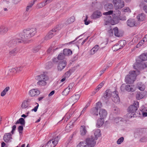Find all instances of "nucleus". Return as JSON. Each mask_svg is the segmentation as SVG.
Returning <instances> with one entry per match:
<instances>
[{"label":"nucleus","instance_id":"obj_1","mask_svg":"<svg viewBox=\"0 0 147 147\" xmlns=\"http://www.w3.org/2000/svg\"><path fill=\"white\" fill-rule=\"evenodd\" d=\"M36 32V29L35 28H28L24 30L23 35L21 34L20 35L21 37L22 42L23 43H27L26 40L34 36Z\"/></svg>","mask_w":147,"mask_h":147},{"label":"nucleus","instance_id":"obj_2","mask_svg":"<svg viewBox=\"0 0 147 147\" xmlns=\"http://www.w3.org/2000/svg\"><path fill=\"white\" fill-rule=\"evenodd\" d=\"M146 60H147V53H143L139 57L136 59V63L134 64L133 65L134 68L137 70L140 69L143 65L142 61Z\"/></svg>","mask_w":147,"mask_h":147},{"label":"nucleus","instance_id":"obj_3","mask_svg":"<svg viewBox=\"0 0 147 147\" xmlns=\"http://www.w3.org/2000/svg\"><path fill=\"white\" fill-rule=\"evenodd\" d=\"M36 79L38 80L37 83V85L40 86H45L47 84L46 81L48 80V78L45 74H44L36 76Z\"/></svg>","mask_w":147,"mask_h":147},{"label":"nucleus","instance_id":"obj_4","mask_svg":"<svg viewBox=\"0 0 147 147\" xmlns=\"http://www.w3.org/2000/svg\"><path fill=\"white\" fill-rule=\"evenodd\" d=\"M136 71H130L129 74L126 76L125 82L127 83H132L135 81L136 76Z\"/></svg>","mask_w":147,"mask_h":147},{"label":"nucleus","instance_id":"obj_5","mask_svg":"<svg viewBox=\"0 0 147 147\" xmlns=\"http://www.w3.org/2000/svg\"><path fill=\"white\" fill-rule=\"evenodd\" d=\"M96 140L95 139L94 136H92L90 138H87L86 139V142H80L84 144V145L87 147H94L96 144L95 140Z\"/></svg>","mask_w":147,"mask_h":147},{"label":"nucleus","instance_id":"obj_6","mask_svg":"<svg viewBox=\"0 0 147 147\" xmlns=\"http://www.w3.org/2000/svg\"><path fill=\"white\" fill-rule=\"evenodd\" d=\"M59 31L57 28L53 29L50 31L45 37V40H47L53 37Z\"/></svg>","mask_w":147,"mask_h":147},{"label":"nucleus","instance_id":"obj_7","mask_svg":"<svg viewBox=\"0 0 147 147\" xmlns=\"http://www.w3.org/2000/svg\"><path fill=\"white\" fill-rule=\"evenodd\" d=\"M139 107V102L137 101H135L133 105H131L128 109V112L130 113H134L136 112Z\"/></svg>","mask_w":147,"mask_h":147},{"label":"nucleus","instance_id":"obj_8","mask_svg":"<svg viewBox=\"0 0 147 147\" xmlns=\"http://www.w3.org/2000/svg\"><path fill=\"white\" fill-rule=\"evenodd\" d=\"M113 3L117 9H120L124 6V1L121 0H113Z\"/></svg>","mask_w":147,"mask_h":147},{"label":"nucleus","instance_id":"obj_9","mask_svg":"<svg viewBox=\"0 0 147 147\" xmlns=\"http://www.w3.org/2000/svg\"><path fill=\"white\" fill-rule=\"evenodd\" d=\"M59 138L58 136L53 138L52 140H49L47 142L48 147H54L57 144Z\"/></svg>","mask_w":147,"mask_h":147},{"label":"nucleus","instance_id":"obj_10","mask_svg":"<svg viewBox=\"0 0 147 147\" xmlns=\"http://www.w3.org/2000/svg\"><path fill=\"white\" fill-rule=\"evenodd\" d=\"M22 42L20 39H11L7 44L8 46L10 47L16 45L17 43Z\"/></svg>","mask_w":147,"mask_h":147},{"label":"nucleus","instance_id":"obj_11","mask_svg":"<svg viewBox=\"0 0 147 147\" xmlns=\"http://www.w3.org/2000/svg\"><path fill=\"white\" fill-rule=\"evenodd\" d=\"M120 89L122 91H124L125 90L128 92H133L134 91V89L133 88L132 86L129 85H125V84L122 85L120 87Z\"/></svg>","mask_w":147,"mask_h":147},{"label":"nucleus","instance_id":"obj_12","mask_svg":"<svg viewBox=\"0 0 147 147\" xmlns=\"http://www.w3.org/2000/svg\"><path fill=\"white\" fill-rule=\"evenodd\" d=\"M80 97L79 94H77L72 96L68 100L71 103H75L79 100Z\"/></svg>","mask_w":147,"mask_h":147},{"label":"nucleus","instance_id":"obj_13","mask_svg":"<svg viewBox=\"0 0 147 147\" xmlns=\"http://www.w3.org/2000/svg\"><path fill=\"white\" fill-rule=\"evenodd\" d=\"M66 62L65 61H60L57 67V69L58 71H62L66 66Z\"/></svg>","mask_w":147,"mask_h":147},{"label":"nucleus","instance_id":"obj_14","mask_svg":"<svg viewBox=\"0 0 147 147\" xmlns=\"http://www.w3.org/2000/svg\"><path fill=\"white\" fill-rule=\"evenodd\" d=\"M102 16L101 12L99 10H96L94 12L91 16L92 19H95L100 18Z\"/></svg>","mask_w":147,"mask_h":147},{"label":"nucleus","instance_id":"obj_15","mask_svg":"<svg viewBox=\"0 0 147 147\" xmlns=\"http://www.w3.org/2000/svg\"><path fill=\"white\" fill-rule=\"evenodd\" d=\"M127 26L130 27L137 25L135 20L133 19H129L127 21Z\"/></svg>","mask_w":147,"mask_h":147},{"label":"nucleus","instance_id":"obj_16","mask_svg":"<svg viewBox=\"0 0 147 147\" xmlns=\"http://www.w3.org/2000/svg\"><path fill=\"white\" fill-rule=\"evenodd\" d=\"M11 138V135L10 133L5 134L3 137V140L5 142H8Z\"/></svg>","mask_w":147,"mask_h":147},{"label":"nucleus","instance_id":"obj_17","mask_svg":"<svg viewBox=\"0 0 147 147\" xmlns=\"http://www.w3.org/2000/svg\"><path fill=\"white\" fill-rule=\"evenodd\" d=\"M40 92L39 90L36 89H33L29 91V94L30 96H33L35 95H38L40 94Z\"/></svg>","mask_w":147,"mask_h":147},{"label":"nucleus","instance_id":"obj_18","mask_svg":"<svg viewBox=\"0 0 147 147\" xmlns=\"http://www.w3.org/2000/svg\"><path fill=\"white\" fill-rule=\"evenodd\" d=\"M146 93V91H143L141 92H138L136 96V98L138 100L142 98L145 96Z\"/></svg>","mask_w":147,"mask_h":147},{"label":"nucleus","instance_id":"obj_19","mask_svg":"<svg viewBox=\"0 0 147 147\" xmlns=\"http://www.w3.org/2000/svg\"><path fill=\"white\" fill-rule=\"evenodd\" d=\"M112 93L110 90H107L104 93L103 97L106 99H108L111 97Z\"/></svg>","mask_w":147,"mask_h":147},{"label":"nucleus","instance_id":"obj_20","mask_svg":"<svg viewBox=\"0 0 147 147\" xmlns=\"http://www.w3.org/2000/svg\"><path fill=\"white\" fill-rule=\"evenodd\" d=\"M99 114L101 118H103L104 119L106 117L107 113L105 109H100L99 112Z\"/></svg>","mask_w":147,"mask_h":147},{"label":"nucleus","instance_id":"obj_21","mask_svg":"<svg viewBox=\"0 0 147 147\" xmlns=\"http://www.w3.org/2000/svg\"><path fill=\"white\" fill-rule=\"evenodd\" d=\"M146 18V16L144 13L139 14L137 17V19L139 22H142Z\"/></svg>","mask_w":147,"mask_h":147},{"label":"nucleus","instance_id":"obj_22","mask_svg":"<svg viewBox=\"0 0 147 147\" xmlns=\"http://www.w3.org/2000/svg\"><path fill=\"white\" fill-rule=\"evenodd\" d=\"M113 94H114L115 95H114V97L112 98V100L115 103H119L120 101V99L118 95L114 92H113Z\"/></svg>","mask_w":147,"mask_h":147},{"label":"nucleus","instance_id":"obj_23","mask_svg":"<svg viewBox=\"0 0 147 147\" xmlns=\"http://www.w3.org/2000/svg\"><path fill=\"white\" fill-rule=\"evenodd\" d=\"M104 120L103 118L99 119L97 121L96 126L97 127H99L102 126L103 124Z\"/></svg>","mask_w":147,"mask_h":147},{"label":"nucleus","instance_id":"obj_24","mask_svg":"<svg viewBox=\"0 0 147 147\" xmlns=\"http://www.w3.org/2000/svg\"><path fill=\"white\" fill-rule=\"evenodd\" d=\"M80 134L82 136L85 135L87 132L86 127L84 125H81L80 128Z\"/></svg>","mask_w":147,"mask_h":147},{"label":"nucleus","instance_id":"obj_25","mask_svg":"<svg viewBox=\"0 0 147 147\" xmlns=\"http://www.w3.org/2000/svg\"><path fill=\"white\" fill-rule=\"evenodd\" d=\"M95 140H97L98 138L101 135L100 131L99 129H97L94 131Z\"/></svg>","mask_w":147,"mask_h":147},{"label":"nucleus","instance_id":"obj_26","mask_svg":"<svg viewBox=\"0 0 147 147\" xmlns=\"http://www.w3.org/2000/svg\"><path fill=\"white\" fill-rule=\"evenodd\" d=\"M74 110L70 109L69 112L66 113V115H67V117L65 119L66 120V121L74 113Z\"/></svg>","mask_w":147,"mask_h":147},{"label":"nucleus","instance_id":"obj_27","mask_svg":"<svg viewBox=\"0 0 147 147\" xmlns=\"http://www.w3.org/2000/svg\"><path fill=\"white\" fill-rule=\"evenodd\" d=\"M19 123H20L21 125H23L24 126L25 122L24 119L22 118H21L18 120L15 123L16 125Z\"/></svg>","mask_w":147,"mask_h":147},{"label":"nucleus","instance_id":"obj_28","mask_svg":"<svg viewBox=\"0 0 147 147\" xmlns=\"http://www.w3.org/2000/svg\"><path fill=\"white\" fill-rule=\"evenodd\" d=\"M73 127V123L70 122L66 126L65 128V130L67 132H69L70 131L71 128Z\"/></svg>","mask_w":147,"mask_h":147},{"label":"nucleus","instance_id":"obj_29","mask_svg":"<svg viewBox=\"0 0 147 147\" xmlns=\"http://www.w3.org/2000/svg\"><path fill=\"white\" fill-rule=\"evenodd\" d=\"M104 7L106 10L108 11L109 10H111L113 9V7L112 4L108 3L105 5Z\"/></svg>","mask_w":147,"mask_h":147},{"label":"nucleus","instance_id":"obj_30","mask_svg":"<svg viewBox=\"0 0 147 147\" xmlns=\"http://www.w3.org/2000/svg\"><path fill=\"white\" fill-rule=\"evenodd\" d=\"M18 52V50L17 48H14L13 49L10 50L9 54L11 56H14Z\"/></svg>","mask_w":147,"mask_h":147},{"label":"nucleus","instance_id":"obj_31","mask_svg":"<svg viewBox=\"0 0 147 147\" xmlns=\"http://www.w3.org/2000/svg\"><path fill=\"white\" fill-rule=\"evenodd\" d=\"M106 19L105 20V25L109 24L110 23V22L112 19L111 16H109L106 17Z\"/></svg>","mask_w":147,"mask_h":147},{"label":"nucleus","instance_id":"obj_32","mask_svg":"<svg viewBox=\"0 0 147 147\" xmlns=\"http://www.w3.org/2000/svg\"><path fill=\"white\" fill-rule=\"evenodd\" d=\"M36 1V0H34L33 2L31 1L28 4V5L27 6L26 8V11L27 12H28L29 9L32 7V6L35 3V2Z\"/></svg>","mask_w":147,"mask_h":147},{"label":"nucleus","instance_id":"obj_33","mask_svg":"<svg viewBox=\"0 0 147 147\" xmlns=\"http://www.w3.org/2000/svg\"><path fill=\"white\" fill-rule=\"evenodd\" d=\"M63 53L65 56H68L71 55L72 52L70 49H65L63 50Z\"/></svg>","mask_w":147,"mask_h":147},{"label":"nucleus","instance_id":"obj_34","mask_svg":"<svg viewBox=\"0 0 147 147\" xmlns=\"http://www.w3.org/2000/svg\"><path fill=\"white\" fill-rule=\"evenodd\" d=\"M98 109H97L95 107H93L91 109V113L93 115H95L96 116L98 115Z\"/></svg>","mask_w":147,"mask_h":147},{"label":"nucleus","instance_id":"obj_35","mask_svg":"<svg viewBox=\"0 0 147 147\" xmlns=\"http://www.w3.org/2000/svg\"><path fill=\"white\" fill-rule=\"evenodd\" d=\"M8 29L5 26H1L0 27V31L1 32H6L8 30Z\"/></svg>","mask_w":147,"mask_h":147},{"label":"nucleus","instance_id":"obj_36","mask_svg":"<svg viewBox=\"0 0 147 147\" xmlns=\"http://www.w3.org/2000/svg\"><path fill=\"white\" fill-rule=\"evenodd\" d=\"M90 102L91 100H90L88 102L85 107L84 108L82 111L81 112V114H83L86 111L88 107L90 106Z\"/></svg>","mask_w":147,"mask_h":147},{"label":"nucleus","instance_id":"obj_37","mask_svg":"<svg viewBox=\"0 0 147 147\" xmlns=\"http://www.w3.org/2000/svg\"><path fill=\"white\" fill-rule=\"evenodd\" d=\"M126 41L124 40H121L119 41L117 44L119 45L121 48H123L125 45Z\"/></svg>","mask_w":147,"mask_h":147},{"label":"nucleus","instance_id":"obj_38","mask_svg":"<svg viewBox=\"0 0 147 147\" xmlns=\"http://www.w3.org/2000/svg\"><path fill=\"white\" fill-rule=\"evenodd\" d=\"M75 20V18L74 17H70V18H69L66 21L67 24H71L72 23L74 22Z\"/></svg>","mask_w":147,"mask_h":147},{"label":"nucleus","instance_id":"obj_39","mask_svg":"<svg viewBox=\"0 0 147 147\" xmlns=\"http://www.w3.org/2000/svg\"><path fill=\"white\" fill-rule=\"evenodd\" d=\"M29 104H28L26 101L24 100L22 103L21 105V107L22 109H26L27 108Z\"/></svg>","mask_w":147,"mask_h":147},{"label":"nucleus","instance_id":"obj_40","mask_svg":"<svg viewBox=\"0 0 147 147\" xmlns=\"http://www.w3.org/2000/svg\"><path fill=\"white\" fill-rule=\"evenodd\" d=\"M65 55L63 53H60L57 57V59L59 60H61L64 59L65 57Z\"/></svg>","mask_w":147,"mask_h":147},{"label":"nucleus","instance_id":"obj_41","mask_svg":"<svg viewBox=\"0 0 147 147\" xmlns=\"http://www.w3.org/2000/svg\"><path fill=\"white\" fill-rule=\"evenodd\" d=\"M70 91H71V90L68 89V88L67 87L63 91L62 94L64 95H67L68 94Z\"/></svg>","mask_w":147,"mask_h":147},{"label":"nucleus","instance_id":"obj_42","mask_svg":"<svg viewBox=\"0 0 147 147\" xmlns=\"http://www.w3.org/2000/svg\"><path fill=\"white\" fill-rule=\"evenodd\" d=\"M113 30L114 32V34L116 36H119L120 35L119 32V30L118 28L116 27L113 28Z\"/></svg>","mask_w":147,"mask_h":147},{"label":"nucleus","instance_id":"obj_43","mask_svg":"<svg viewBox=\"0 0 147 147\" xmlns=\"http://www.w3.org/2000/svg\"><path fill=\"white\" fill-rule=\"evenodd\" d=\"M105 84V82L102 81V82L97 87V88L96 89V92L98 91Z\"/></svg>","mask_w":147,"mask_h":147},{"label":"nucleus","instance_id":"obj_44","mask_svg":"<svg viewBox=\"0 0 147 147\" xmlns=\"http://www.w3.org/2000/svg\"><path fill=\"white\" fill-rule=\"evenodd\" d=\"M120 49H121V47H120L117 43L113 47V49L114 51H117Z\"/></svg>","mask_w":147,"mask_h":147},{"label":"nucleus","instance_id":"obj_45","mask_svg":"<svg viewBox=\"0 0 147 147\" xmlns=\"http://www.w3.org/2000/svg\"><path fill=\"white\" fill-rule=\"evenodd\" d=\"M123 119L122 117H118L115 119L114 121L115 123H119L120 121H122Z\"/></svg>","mask_w":147,"mask_h":147},{"label":"nucleus","instance_id":"obj_46","mask_svg":"<svg viewBox=\"0 0 147 147\" xmlns=\"http://www.w3.org/2000/svg\"><path fill=\"white\" fill-rule=\"evenodd\" d=\"M124 138L123 137H121L119 138L117 141V143L118 144H121L124 141Z\"/></svg>","mask_w":147,"mask_h":147},{"label":"nucleus","instance_id":"obj_47","mask_svg":"<svg viewBox=\"0 0 147 147\" xmlns=\"http://www.w3.org/2000/svg\"><path fill=\"white\" fill-rule=\"evenodd\" d=\"M72 71L71 69H70L67 71L65 74V78H68L71 74Z\"/></svg>","mask_w":147,"mask_h":147},{"label":"nucleus","instance_id":"obj_48","mask_svg":"<svg viewBox=\"0 0 147 147\" xmlns=\"http://www.w3.org/2000/svg\"><path fill=\"white\" fill-rule=\"evenodd\" d=\"M141 91H144L145 89V87L144 85H138L137 87Z\"/></svg>","mask_w":147,"mask_h":147},{"label":"nucleus","instance_id":"obj_49","mask_svg":"<svg viewBox=\"0 0 147 147\" xmlns=\"http://www.w3.org/2000/svg\"><path fill=\"white\" fill-rule=\"evenodd\" d=\"M23 125H21L19 126L18 128V130L20 134H21L22 133V131L23 130Z\"/></svg>","mask_w":147,"mask_h":147},{"label":"nucleus","instance_id":"obj_50","mask_svg":"<svg viewBox=\"0 0 147 147\" xmlns=\"http://www.w3.org/2000/svg\"><path fill=\"white\" fill-rule=\"evenodd\" d=\"M53 66V64L51 62H49L46 64V68L47 69H50Z\"/></svg>","mask_w":147,"mask_h":147},{"label":"nucleus","instance_id":"obj_51","mask_svg":"<svg viewBox=\"0 0 147 147\" xmlns=\"http://www.w3.org/2000/svg\"><path fill=\"white\" fill-rule=\"evenodd\" d=\"M45 6L44 1L39 3L38 4L37 6L38 8H40L42 7Z\"/></svg>","mask_w":147,"mask_h":147},{"label":"nucleus","instance_id":"obj_52","mask_svg":"<svg viewBox=\"0 0 147 147\" xmlns=\"http://www.w3.org/2000/svg\"><path fill=\"white\" fill-rule=\"evenodd\" d=\"M41 48L40 46L38 45L37 47L34 48L33 49V51L34 53H36L38 52Z\"/></svg>","mask_w":147,"mask_h":147},{"label":"nucleus","instance_id":"obj_53","mask_svg":"<svg viewBox=\"0 0 147 147\" xmlns=\"http://www.w3.org/2000/svg\"><path fill=\"white\" fill-rule=\"evenodd\" d=\"M102 107V103L100 102H98L96 103V107L95 108L98 109L99 108H100Z\"/></svg>","mask_w":147,"mask_h":147},{"label":"nucleus","instance_id":"obj_54","mask_svg":"<svg viewBox=\"0 0 147 147\" xmlns=\"http://www.w3.org/2000/svg\"><path fill=\"white\" fill-rule=\"evenodd\" d=\"M113 11L112 10H110L107 12H104L103 13V15L107 16L111 15L113 14Z\"/></svg>","mask_w":147,"mask_h":147},{"label":"nucleus","instance_id":"obj_55","mask_svg":"<svg viewBox=\"0 0 147 147\" xmlns=\"http://www.w3.org/2000/svg\"><path fill=\"white\" fill-rule=\"evenodd\" d=\"M88 18V16L87 15H86V18L84 20V24L86 25H88L89 24H90V21H87Z\"/></svg>","mask_w":147,"mask_h":147},{"label":"nucleus","instance_id":"obj_56","mask_svg":"<svg viewBox=\"0 0 147 147\" xmlns=\"http://www.w3.org/2000/svg\"><path fill=\"white\" fill-rule=\"evenodd\" d=\"M141 142H144L147 141V138L144 137L141 138L140 140Z\"/></svg>","mask_w":147,"mask_h":147},{"label":"nucleus","instance_id":"obj_57","mask_svg":"<svg viewBox=\"0 0 147 147\" xmlns=\"http://www.w3.org/2000/svg\"><path fill=\"white\" fill-rule=\"evenodd\" d=\"M97 51L94 48H92L89 52L90 54L91 55H93Z\"/></svg>","mask_w":147,"mask_h":147},{"label":"nucleus","instance_id":"obj_58","mask_svg":"<svg viewBox=\"0 0 147 147\" xmlns=\"http://www.w3.org/2000/svg\"><path fill=\"white\" fill-rule=\"evenodd\" d=\"M74 85V83H71L69 84L68 87L67 88H68V89H69L71 91Z\"/></svg>","mask_w":147,"mask_h":147},{"label":"nucleus","instance_id":"obj_59","mask_svg":"<svg viewBox=\"0 0 147 147\" xmlns=\"http://www.w3.org/2000/svg\"><path fill=\"white\" fill-rule=\"evenodd\" d=\"M36 103L37 104V105H36L33 109L31 110L32 111H34L35 112L37 111L38 108V107L39 106V105L37 103Z\"/></svg>","mask_w":147,"mask_h":147},{"label":"nucleus","instance_id":"obj_60","mask_svg":"<svg viewBox=\"0 0 147 147\" xmlns=\"http://www.w3.org/2000/svg\"><path fill=\"white\" fill-rule=\"evenodd\" d=\"M84 144L82 142H80L77 145V147H87L84 145Z\"/></svg>","mask_w":147,"mask_h":147},{"label":"nucleus","instance_id":"obj_61","mask_svg":"<svg viewBox=\"0 0 147 147\" xmlns=\"http://www.w3.org/2000/svg\"><path fill=\"white\" fill-rule=\"evenodd\" d=\"M12 130L11 131V133L13 134L14 133V131L15 130L16 128V125H13L12 127Z\"/></svg>","mask_w":147,"mask_h":147},{"label":"nucleus","instance_id":"obj_62","mask_svg":"<svg viewBox=\"0 0 147 147\" xmlns=\"http://www.w3.org/2000/svg\"><path fill=\"white\" fill-rule=\"evenodd\" d=\"M17 70V72L20 71L22 70L23 69V67H16V68Z\"/></svg>","mask_w":147,"mask_h":147},{"label":"nucleus","instance_id":"obj_63","mask_svg":"<svg viewBox=\"0 0 147 147\" xmlns=\"http://www.w3.org/2000/svg\"><path fill=\"white\" fill-rule=\"evenodd\" d=\"M20 0H12V3L14 4H18Z\"/></svg>","mask_w":147,"mask_h":147},{"label":"nucleus","instance_id":"obj_64","mask_svg":"<svg viewBox=\"0 0 147 147\" xmlns=\"http://www.w3.org/2000/svg\"><path fill=\"white\" fill-rule=\"evenodd\" d=\"M143 9L146 13H147V6L144 5L143 7Z\"/></svg>","mask_w":147,"mask_h":147}]
</instances>
